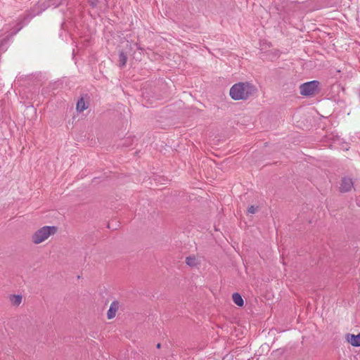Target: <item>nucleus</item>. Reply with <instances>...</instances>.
<instances>
[{
    "label": "nucleus",
    "mask_w": 360,
    "mask_h": 360,
    "mask_svg": "<svg viewBox=\"0 0 360 360\" xmlns=\"http://www.w3.org/2000/svg\"><path fill=\"white\" fill-rule=\"evenodd\" d=\"M257 91L256 86L248 82L233 84L229 91V95L235 101L248 100Z\"/></svg>",
    "instance_id": "obj_1"
},
{
    "label": "nucleus",
    "mask_w": 360,
    "mask_h": 360,
    "mask_svg": "<svg viewBox=\"0 0 360 360\" xmlns=\"http://www.w3.org/2000/svg\"><path fill=\"white\" fill-rule=\"evenodd\" d=\"M58 230L55 226H45L38 229L32 236L34 244H39L46 240L50 236L54 235Z\"/></svg>",
    "instance_id": "obj_2"
},
{
    "label": "nucleus",
    "mask_w": 360,
    "mask_h": 360,
    "mask_svg": "<svg viewBox=\"0 0 360 360\" xmlns=\"http://www.w3.org/2000/svg\"><path fill=\"white\" fill-rule=\"evenodd\" d=\"M321 83L317 80H312L302 84L300 86V94L307 97H311L321 92Z\"/></svg>",
    "instance_id": "obj_3"
},
{
    "label": "nucleus",
    "mask_w": 360,
    "mask_h": 360,
    "mask_svg": "<svg viewBox=\"0 0 360 360\" xmlns=\"http://www.w3.org/2000/svg\"><path fill=\"white\" fill-rule=\"evenodd\" d=\"M354 188V181L351 177L345 176L342 179L339 186V191L342 193H347Z\"/></svg>",
    "instance_id": "obj_4"
},
{
    "label": "nucleus",
    "mask_w": 360,
    "mask_h": 360,
    "mask_svg": "<svg viewBox=\"0 0 360 360\" xmlns=\"http://www.w3.org/2000/svg\"><path fill=\"white\" fill-rule=\"evenodd\" d=\"M45 2H38L37 5H35L30 11V17L32 18L35 15L40 14L42 11L46 8V6L44 5Z\"/></svg>",
    "instance_id": "obj_5"
},
{
    "label": "nucleus",
    "mask_w": 360,
    "mask_h": 360,
    "mask_svg": "<svg viewBox=\"0 0 360 360\" xmlns=\"http://www.w3.org/2000/svg\"><path fill=\"white\" fill-rule=\"evenodd\" d=\"M346 339L352 346L360 347V333L357 335L347 334Z\"/></svg>",
    "instance_id": "obj_6"
},
{
    "label": "nucleus",
    "mask_w": 360,
    "mask_h": 360,
    "mask_svg": "<svg viewBox=\"0 0 360 360\" xmlns=\"http://www.w3.org/2000/svg\"><path fill=\"white\" fill-rule=\"evenodd\" d=\"M118 308H119L118 301H116V300L113 301L111 303L110 308L107 312V317L108 319H112L115 316L116 312H117Z\"/></svg>",
    "instance_id": "obj_7"
},
{
    "label": "nucleus",
    "mask_w": 360,
    "mask_h": 360,
    "mask_svg": "<svg viewBox=\"0 0 360 360\" xmlns=\"http://www.w3.org/2000/svg\"><path fill=\"white\" fill-rule=\"evenodd\" d=\"M10 38L11 36H7L0 41V54L7 50Z\"/></svg>",
    "instance_id": "obj_8"
},
{
    "label": "nucleus",
    "mask_w": 360,
    "mask_h": 360,
    "mask_svg": "<svg viewBox=\"0 0 360 360\" xmlns=\"http://www.w3.org/2000/svg\"><path fill=\"white\" fill-rule=\"evenodd\" d=\"M232 299L233 302L238 307H243L244 305L243 299L238 292H234L232 295Z\"/></svg>",
    "instance_id": "obj_9"
},
{
    "label": "nucleus",
    "mask_w": 360,
    "mask_h": 360,
    "mask_svg": "<svg viewBox=\"0 0 360 360\" xmlns=\"http://www.w3.org/2000/svg\"><path fill=\"white\" fill-rule=\"evenodd\" d=\"M186 264L191 267H194L197 266L200 262L195 256H188L186 258Z\"/></svg>",
    "instance_id": "obj_10"
},
{
    "label": "nucleus",
    "mask_w": 360,
    "mask_h": 360,
    "mask_svg": "<svg viewBox=\"0 0 360 360\" xmlns=\"http://www.w3.org/2000/svg\"><path fill=\"white\" fill-rule=\"evenodd\" d=\"M127 61V56L124 51H121L119 53V66L123 68Z\"/></svg>",
    "instance_id": "obj_11"
},
{
    "label": "nucleus",
    "mask_w": 360,
    "mask_h": 360,
    "mask_svg": "<svg viewBox=\"0 0 360 360\" xmlns=\"http://www.w3.org/2000/svg\"><path fill=\"white\" fill-rule=\"evenodd\" d=\"M87 108L88 106L86 105L84 98H80L77 103V110L79 112H83Z\"/></svg>",
    "instance_id": "obj_12"
},
{
    "label": "nucleus",
    "mask_w": 360,
    "mask_h": 360,
    "mask_svg": "<svg viewBox=\"0 0 360 360\" xmlns=\"http://www.w3.org/2000/svg\"><path fill=\"white\" fill-rule=\"evenodd\" d=\"M10 300L13 305L18 306L22 302V296L13 295Z\"/></svg>",
    "instance_id": "obj_13"
},
{
    "label": "nucleus",
    "mask_w": 360,
    "mask_h": 360,
    "mask_svg": "<svg viewBox=\"0 0 360 360\" xmlns=\"http://www.w3.org/2000/svg\"><path fill=\"white\" fill-rule=\"evenodd\" d=\"M258 207H255L254 205H251L248 209V212L250 214H255L257 211Z\"/></svg>",
    "instance_id": "obj_14"
},
{
    "label": "nucleus",
    "mask_w": 360,
    "mask_h": 360,
    "mask_svg": "<svg viewBox=\"0 0 360 360\" xmlns=\"http://www.w3.org/2000/svg\"><path fill=\"white\" fill-rule=\"evenodd\" d=\"M88 3L92 8H95L98 6V0H89Z\"/></svg>",
    "instance_id": "obj_15"
},
{
    "label": "nucleus",
    "mask_w": 360,
    "mask_h": 360,
    "mask_svg": "<svg viewBox=\"0 0 360 360\" xmlns=\"http://www.w3.org/2000/svg\"><path fill=\"white\" fill-rule=\"evenodd\" d=\"M348 150L349 146L347 143H339V150Z\"/></svg>",
    "instance_id": "obj_16"
},
{
    "label": "nucleus",
    "mask_w": 360,
    "mask_h": 360,
    "mask_svg": "<svg viewBox=\"0 0 360 360\" xmlns=\"http://www.w3.org/2000/svg\"><path fill=\"white\" fill-rule=\"evenodd\" d=\"M132 45H133L134 46H135V47H136V49H141V47L139 46L138 43H133V44H129V46H130V49H132V47H131V46H132Z\"/></svg>",
    "instance_id": "obj_17"
},
{
    "label": "nucleus",
    "mask_w": 360,
    "mask_h": 360,
    "mask_svg": "<svg viewBox=\"0 0 360 360\" xmlns=\"http://www.w3.org/2000/svg\"><path fill=\"white\" fill-rule=\"evenodd\" d=\"M108 228H109V229L112 228V229H117V228H115V227L111 226V224H110V223H109V224H108Z\"/></svg>",
    "instance_id": "obj_18"
},
{
    "label": "nucleus",
    "mask_w": 360,
    "mask_h": 360,
    "mask_svg": "<svg viewBox=\"0 0 360 360\" xmlns=\"http://www.w3.org/2000/svg\"><path fill=\"white\" fill-rule=\"evenodd\" d=\"M160 347H161V344L160 343L157 344V348L159 349V348H160Z\"/></svg>",
    "instance_id": "obj_19"
}]
</instances>
